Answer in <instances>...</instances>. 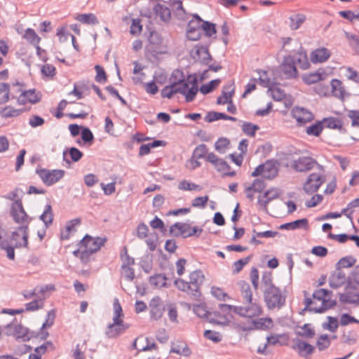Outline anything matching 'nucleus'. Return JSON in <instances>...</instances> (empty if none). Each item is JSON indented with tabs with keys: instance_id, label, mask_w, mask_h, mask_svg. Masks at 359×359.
Returning <instances> with one entry per match:
<instances>
[{
	"instance_id": "nucleus-1",
	"label": "nucleus",
	"mask_w": 359,
	"mask_h": 359,
	"mask_svg": "<svg viewBox=\"0 0 359 359\" xmlns=\"http://www.w3.org/2000/svg\"><path fill=\"white\" fill-rule=\"evenodd\" d=\"M296 63L299 64V67L304 70L309 69L311 66L307 53L302 46L292 55H285L283 59L280 68L286 79H292L298 77Z\"/></svg>"
},
{
	"instance_id": "nucleus-2",
	"label": "nucleus",
	"mask_w": 359,
	"mask_h": 359,
	"mask_svg": "<svg viewBox=\"0 0 359 359\" xmlns=\"http://www.w3.org/2000/svg\"><path fill=\"white\" fill-rule=\"evenodd\" d=\"M189 281L177 278L174 283L176 287L186 292L194 300L199 301L202 295L201 287L205 280V276L200 269L195 270L189 274Z\"/></svg>"
},
{
	"instance_id": "nucleus-3",
	"label": "nucleus",
	"mask_w": 359,
	"mask_h": 359,
	"mask_svg": "<svg viewBox=\"0 0 359 359\" xmlns=\"http://www.w3.org/2000/svg\"><path fill=\"white\" fill-rule=\"evenodd\" d=\"M264 300L269 309L283 308L286 303V295L282 293L280 287L271 286L263 291Z\"/></svg>"
},
{
	"instance_id": "nucleus-4",
	"label": "nucleus",
	"mask_w": 359,
	"mask_h": 359,
	"mask_svg": "<svg viewBox=\"0 0 359 359\" xmlns=\"http://www.w3.org/2000/svg\"><path fill=\"white\" fill-rule=\"evenodd\" d=\"M219 311L224 316L228 315L233 311L234 313L245 318H253L259 316L262 313V307L259 305H252L250 307H243L238 306L229 305L226 304H219Z\"/></svg>"
},
{
	"instance_id": "nucleus-5",
	"label": "nucleus",
	"mask_w": 359,
	"mask_h": 359,
	"mask_svg": "<svg viewBox=\"0 0 359 359\" xmlns=\"http://www.w3.org/2000/svg\"><path fill=\"white\" fill-rule=\"evenodd\" d=\"M19 188H15L13 191H10L4 198L12 201V203L10 207L9 215L15 223H22V201L18 198ZM18 230L22 231V224L18 226Z\"/></svg>"
},
{
	"instance_id": "nucleus-6",
	"label": "nucleus",
	"mask_w": 359,
	"mask_h": 359,
	"mask_svg": "<svg viewBox=\"0 0 359 359\" xmlns=\"http://www.w3.org/2000/svg\"><path fill=\"white\" fill-rule=\"evenodd\" d=\"M203 229L198 226H191L189 223L175 222L170 226V235L174 237L182 236L183 238L188 237L196 236L198 238Z\"/></svg>"
},
{
	"instance_id": "nucleus-7",
	"label": "nucleus",
	"mask_w": 359,
	"mask_h": 359,
	"mask_svg": "<svg viewBox=\"0 0 359 359\" xmlns=\"http://www.w3.org/2000/svg\"><path fill=\"white\" fill-rule=\"evenodd\" d=\"M147 41L148 43L145 47L147 55L149 54L151 57L157 58L158 55L165 53L163 44V39L158 32L151 31Z\"/></svg>"
},
{
	"instance_id": "nucleus-8",
	"label": "nucleus",
	"mask_w": 359,
	"mask_h": 359,
	"mask_svg": "<svg viewBox=\"0 0 359 359\" xmlns=\"http://www.w3.org/2000/svg\"><path fill=\"white\" fill-rule=\"evenodd\" d=\"M19 234L17 231H13L11 235L5 230L0 227V248L2 250H6L7 257L9 259L13 260L15 258V246H17L15 242V237Z\"/></svg>"
},
{
	"instance_id": "nucleus-9",
	"label": "nucleus",
	"mask_w": 359,
	"mask_h": 359,
	"mask_svg": "<svg viewBox=\"0 0 359 359\" xmlns=\"http://www.w3.org/2000/svg\"><path fill=\"white\" fill-rule=\"evenodd\" d=\"M36 173L41 178L43 184L46 186H52L59 182L65 175L63 170H48L46 168H37Z\"/></svg>"
},
{
	"instance_id": "nucleus-10",
	"label": "nucleus",
	"mask_w": 359,
	"mask_h": 359,
	"mask_svg": "<svg viewBox=\"0 0 359 359\" xmlns=\"http://www.w3.org/2000/svg\"><path fill=\"white\" fill-rule=\"evenodd\" d=\"M206 161L212 164L215 170L221 173L222 177H234L236 171H231V166L223 158H218L213 152L209 153L206 156Z\"/></svg>"
},
{
	"instance_id": "nucleus-11",
	"label": "nucleus",
	"mask_w": 359,
	"mask_h": 359,
	"mask_svg": "<svg viewBox=\"0 0 359 359\" xmlns=\"http://www.w3.org/2000/svg\"><path fill=\"white\" fill-rule=\"evenodd\" d=\"M107 238H101L99 236L93 237L88 234H86L79 243L80 248H84L88 250L90 252L95 253L100 250L101 247L104 245Z\"/></svg>"
},
{
	"instance_id": "nucleus-12",
	"label": "nucleus",
	"mask_w": 359,
	"mask_h": 359,
	"mask_svg": "<svg viewBox=\"0 0 359 359\" xmlns=\"http://www.w3.org/2000/svg\"><path fill=\"white\" fill-rule=\"evenodd\" d=\"M325 177L318 173H311L303 184V190L308 195L316 193L321 185L325 182Z\"/></svg>"
},
{
	"instance_id": "nucleus-13",
	"label": "nucleus",
	"mask_w": 359,
	"mask_h": 359,
	"mask_svg": "<svg viewBox=\"0 0 359 359\" xmlns=\"http://www.w3.org/2000/svg\"><path fill=\"white\" fill-rule=\"evenodd\" d=\"M202 19L198 14H194L192 19L188 22L187 37L190 41H198L202 34Z\"/></svg>"
},
{
	"instance_id": "nucleus-14",
	"label": "nucleus",
	"mask_w": 359,
	"mask_h": 359,
	"mask_svg": "<svg viewBox=\"0 0 359 359\" xmlns=\"http://www.w3.org/2000/svg\"><path fill=\"white\" fill-rule=\"evenodd\" d=\"M200 80L196 74H189L184 83V97L187 102H191L198 92V83Z\"/></svg>"
},
{
	"instance_id": "nucleus-15",
	"label": "nucleus",
	"mask_w": 359,
	"mask_h": 359,
	"mask_svg": "<svg viewBox=\"0 0 359 359\" xmlns=\"http://www.w3.org/2000/svg\"><path fill=\"white\" fill-rule=\"evenodd\" d=\"M150 318L158 320L161 318L165 310V305L159 296L154 297L149 303Z\"/></svg>"
},
{
	"instance_id": "nucleus-16",
	"label": "nucleus",
	"mask_w": 359,
	"mask_h": 359,
	"mask_svg": "<svg viewBox=\"0 0 359 359\" xmlns=\"http://www.w3.org/2000/svg\"><path fill=\"white\" fill-rule=\"evenodd\" d=\"M129 327L130 324L124 323L123 320H120L118 324H115V322L113 321L112 323L107 325L105 335L108 339H116L125 333Z\"/></svg>"
},
{
	"instance_id": "nucleus-17",
	"label": "nucleus",
	"mask_w": 359,
	"mask_h": 359,
	"mask_svg": "<svg viewBox=\"0 0 359 359\" xmlns=\"http://www.w3.org/2000/svg\"><path fill=\"white\" fill-rule=\"evenodd\" d=\"M292 114L299 126H302L314 119L313 113L304 107H295L292 110Z\"/></svg>"
},
{
	"instance_id": "nucleus-18",
	"label": "nucleus",
	"mask_w": 359,
	"mask_h": 359,
	"mask_svg": "<svg viewBox=\"0 0 359 359\" xmlns=\"http://www.w3.org/2000/svg\"><path fill=\"white\" fill-rule=\"evenodd\" d=\"M317 161L310 156H301L294 160L292 163V168L297 172H307L313 168Z\"/></svg>"
},
{
	"instance_id": "nucleus-19",
	"label": "nucleus",
	"mask_w": 359,
	"mask_h": 359,
	"mask_svg": "<svg viewBox=\"0 0 359 359\" xmlns=\"http://www.w3.org/2000/svg\"><path fill=\"white\" fill-rule=\"evenodd\" d=\"M196 50L194 53L191 54L193 59L195 61L199 60L203 65H208L212 60V55L209 52L208 47L206 46H195Z\"/></svg>"
},
{
	"instance_id": "nucleus-20",
	"label": "nucleus",
	"mask_w": 359,
	"mask_h": 359,
	"mask_svg": "<svg viewBox=\"0 0 359 359\" xmlns=\"http://www.w3.org/2000/svg\"><path fill=\"white\" fill-rule=\"evenodd\" d=\"M193 311L194 313L198 316L199 318H205L208 320L210 323L219 324L220 323L216 320L215 319L210 317L212 314H213L215 317H221V313L219 311H215L213 313H210L207 310V306L205 304H199L194 305Z\"/></svg>"
},
{
	"instance_id": "nucleus-21",
	"label": "nucleus",
	"mask_w": 359,
	"mask_h": 359,
	"mask_svg": "<svg viewBox=\"0 0 359 359\" xmlns=\"http://www.w3.org/2000/svg\"><path fill=\"white\" fill-rule=\"evenodd\" d=\"M292 348L297 351L298 354L305 358H307V356L312 354L315 350L313 346L299 338L294 339Z\"/></svg>"
},
{
	"instance_id": "nucleus-22",
	"label": "nucleus",
	"mask_w": 359,
	"mask_h": 359,
	"mask_svg": "<svg viewBox=\"0 0 359 359\" xmlns=\"http://www.w3.org/2000/svg\"><path fill=\"white\" fill-rule=\"evenodd\" d=\"M182 80L170 83L165 86L161 91V95L163 98L171 99L176 93H180L184 96V87L178 86Z\"/></svg>"
},
{
	"instance_id": "nucleus-23",
	"label": "nucleus",
	"mask_w": 359,
	"mask_h": 359,
	"mask_svg": "<svg viewBox=\"0 0 359 359\" xmlns=\"http://www.w3.org/2000/svg\"><path fill=\"white\" fill-rule=\"evenodd\" d=\"M237 285L239 287L243 302L248 304V305L245 306L244 307H250L252 305H258L257 304L252 302V292L251 290L250 284L248 282L245 280H239L237 283Z\"/></svg>"
},
{
	"instance_id": "nucleus-24",
	"label": "nucleus",
	"mask_w": 359,
	"mask_h": 359,
	"mask_svg": "<svg viewBox=\"0 0 359 359\" xmlns=\"http://www.w3.org/2000/svg\"><path fill=\"white\" fill-rule=\"evenodd\" d=\"M42 94L36 89H29L24 90V111H29L30 107H27V103L36 104L41 100Z\"/></svg>"
},
{
	"instance_id": "nucleus-25",
	"label": "nucleus",
	"mask_w": 359,
	"mask_h": 359,
	"mask_svg": "<svg viewBox=\"0 0 359 359\" xmlns=\"http://www.w3.org/2000/svg\"><path fill=\"white\" fill-rule=\"evenodd\" d=\"M346 281V276L341 269H337L330 276L329 285L331 288L337 289Z\"/></svg>"
},
{
	"instance_id": "nucleus-26",
	"label": "nucleus",
	"mask_w": 359,
	"mask_h": 359,
	"mask_svg": "<svg viewBox=\"0 0 359 359\" xmlns=\"http://www.w3.org/2000/svg\"><path fill=\"white\" fill-rule=\"evenodd\" d=\"M325 73L322 69H318L316 72L309 73V74H304L302 75V80L303 81L307 84L311 85L313 83H316L320 81L323 80L325 78Z\"/></svg>"
},
{
	"instance_id": "nucleus-27",
	"label": "nucleus",
	"mask_w": 359,
	"mask_h": 359,
	"mask_svg": "<svg viewBox=\"0 0 359 359\" xmlns=\"http://www.w3.org/2000/svg\"><path fill=\"white\" fill-rule=\"evenodd\" d=\"M308 229L309 228V221L306 218H302L281 224L279 229L281 230H295L297 229Z\"/></svg>"
},
{
	"instance_id": "nucleus-28",
	"label": "nucleus",
	"mask_w": 359,
	"mask_h": 359,
	"mask_svg": "<svg viewBox=\"0 0 359 359\" xmlns=\"http://www.w3.org/2000/svg\"><path fill=\"white\" fill-rule=\"evenodd\" d=\"M330 57V53L326 48H317L311 53V60L313 63L324 62Z\"/></svg>"
},
{
	"instance_id": "nucleus-29",
	"label": "nucleus",
	"mask_w": 359,
	"mask_h": 359,
	"mask_svg": "<svg viewBox=\"0 0 359 359\" xmlns=\"http://www.w3.org/2000/svg\"><path fill=\"white\" fill-rule=\"evenodd\" d=\"M264 165V178L272 180L278 174V168L276 167V161L274 160H268Z\"/></svg>"
},
{
	"instance_id": "nucleus-30",
	"label": "nucleus",
	"mask_w": 359,
	"mask_h": 359,
	"mask_svg": "<svg viewBox=\"0 0 359 359\" xmlns=\"http://www.w3.org/2000/svg\"><path fill=\"white\" fill-rule=\"evenodd\" d=\"M233 86L234 82L232 81L231 83L223 87L222 95L219 96L217 99L216 103L217 104H224L229 102V98L232 97L235 92V88Z\"/></svg>"
},
{
	"instance_id": "nucleus-31",
	"label": "nucleus",
	"mask_w": 359,
	"mask_h": 359,
	"mask_svg": "<svg viewBox=\"0 0 359 359\" xmlns=\"http://www.w3.org/2000/svg\"><path fill=\"white\" fill-rule=\"evenodd\" d=\"M154 11L163 22H169L171 19V11L170 8L165 5L158 3L156 4L154 7Z\"/></svg>"
},
{
	"instance_id": "nucleus-32",
	"label": "nucleus",
	"mask_w": 359,
	"mask_h": 359,
	"mask_svg": "<svg viewBox=\"0 0 359 359\" xmlns=\"http://www.w3.org/2000/svg\"><path fill=\"white\" fill-rule=\"evenodd\" d=\"M69 154L71 161L72 162H78L81 159V158L83 156V154L82 151H81L79 149L74 147H72L69 149H66L63 151V159L65 161H66L68 163H70V161L66 158L67 154Z\"/></svg>"
},
{
	"instance_id": "nucleus-33",
	"label": "nucleus",
	"mask_w": 359,
	"mask_h": 359,
	"mask_svg": "<svg viewBox=\"0 0 359 359\" xmlns=\"http://www.w3.org/2000/svg\"><path fill=\"white\" fill-rule=\"evenodd\" d=\"M5 328L6 334L8 336H13L15 337L17 340L22 338V335L20 334L22 332V325L21 324L11 323L7 324Z\"/></svg>"
},
{
	"instance_id": "nucleus-34",
	"label": "nucleus",
	"mask_w": 359,
	"mask_h": 359,
	"mask_svg": "<svg viewBox=\"0 0 359 359\" xmlns=\"http://www.w3.org/2000/svg\"><path fill=\"white\" fill-rule=\"evenodd\" d=\"M322 123L324 125V128L326 127L330 129H339L343 128V123L341 119L335 117H325L322 120Z\"/></svg>"
},
{
	"instance_id": "nucleus-35",
	"label": "nucleus",
	"mask_w": 359,
	"mask_h": 359,
	"mask_svg": "<svg viewBox=\"0 0 359 359\" xmlns=\"http://www.w3.org/2000/svg\"><path fill=\"white\" fill-rule=\"evenodd\" d=\"M12 98H16L19 104H22V100L20 99L22 96V83L19 81L12 83L10 86V94Z\"/></svg>"
},
{
	"instance_id": "nucleus-36",
	"label": "nucleus",
	"mask_w": 359,
	"mask_h": 359,
	"mask_svg": "<svg viewBox=\"0 0 359 359\" xmlns=\"http://www.w3.org/2000/svg\"><path fill=\"white\" fill-rule=\"evenodd\" d=\"M324 129L321 121H317L316 123H312L311 126L306 127V133L309 136L319 137Z\"/></svg>"
},
{
	"instance_id": "nucleus-37",
	"label": "nucleus",
	"mask_w": 359,
	"mask_h": 359,
	"mask_svg": "<svg viewBox=\"0 0 359 359\" xmlns=\"http://www.w3.org/2000/svg\"><path fill=\"white\" fill-rule=\"evenodd\" d=\"M330 84L332 95L336 97L344 99V88L341 86V81L339 79H333Z\"/></svg>"
},
{
	"instance_id": "nucleus-38",
	"label": "nucleus",
	"mask_w": 359,
	"mask_h": 359,
	"mask_svg": "<svg viewBox=\"0 0 359 359\" xmlns=\"http://www.w3.org/2000/svg\"><path fill=\"white\" fill-rule=\"evenodd\" d=\"M53 216L51 205L46 204L43 212L40 216V219L43 222L46 228L52 224Z\"/></svg>"
},
{
	"instance_id": "nucleus-39",
	"label": "nucleus",
	"mask_w": 359,
	"mask_h": 359,
	"mask_svg": "<svg viewBox=\"0 0 359 359\" xmlns=\"http://www.w3.org/2000/svg\"><path fill=\"white\" fill-rule=\"evenodd\" d=\"M167 277L165 274L163 273H157L154 276H150L149 283L151 285L159 287H167Z\"/></svg>"
},
{
	"instance_id": "nucleus-40",
	"label": "nucleus",
	"mask_w": 359,
	"mask_h": 359,
	"mask_svg": "<svg viewBox=\"0 0 359 359\" xmlns=\"http://www.w3.org/2000/svg\"><path fill=\"white\" fill-rule=\"evenodd\" d=\"M76 19L86 25H97L99 23L97 18L93 13L79 14L77 15Z\"/></svg>"
},
{
	"instance_id": "nucleus-41",
	"label": "nucleus",
	"mask_w": 359,
	"mask_h": 359,
	"mask_svg": "<svg viewBox=\"0 0 359 359\" xmlns=\"http://www.w3.org/2000/svg\"><path fill=\"white\" fill-rule=\"evenodd\" d=\"M276 86V83L273 82V84L269 86V90L271 92V95L274 100L281 101L285 98L286 94L284 90Z\"/></svg>"
},
{
	"instance_id": "nucleus-42",
	"label": "nucleus",
	"mask_w": 359,
	"mask_h": 359,
	"mask_svg": "<svg viewBox=\"0 0 359 359\" xmlns=\"http://www.w3.org/2000/svg\"><path fill=\"white\" fill-rule=\"evenodd\" d=\"M271 194V191L268 190L264 192V196L262 198H258V204L265 210H267V205L268 203L275 199L277 198L279 196V194L278 192H276L273 196H269V194Z\"/></svg>"
},
{
	"instance_id": "nucleus-43",
	"label": "nucleus",
	"mask_w": 359,
	"mask_h": 359,
	"mask_svg": "<svg viewBox=\"0 0 359 359\" xmlns=\"http://www.w3.org/2000/svg\"><path fill=\"white\" fill-rule=\"evenodd\" d=\"M24 39H26L33 46H37L41 41V38L31 28H28L25 31Z\"/></svg>"
},
{
	"instance_id": "nucleus-44",
	"label": "nucleus",
	"mask_w": 359,
	"mask_h": 359,
	"mask_svg": "<svg viewBox=\"0 0 359 359\" xmlns=\"http://www.w3.org/2000/svg\"><path fill=\"white\" fill-rule=\"evenodd\" d=\"M208 154V149L206 144H201L195 148L191 156L192 158H205L206 160V156Z\"/></svg>"
},
{
	"instance_id": "nucleus-45",
	"label": "nucleus",
	"mask_w": 359,
	"mask_h": 359,
	"mask_svg": "<svg viewBox=\"0 0 359 359\" xmlns=\"http://www.w3.org/2000/svg\"><path fill=\"white\" fill-rule=\"evenodd\" d=\"M114 317H113V321L115 322V324H118L120 323V320H123V313L122 310L121 305L120 304L118 299H115L114 304Z\"/></svg>"
},
{
	"instance_id": "nucleus-46",
	"label": "nucleus",
	"mask_w": 359,
	"mask_h": 359,
	"mask_svg": "<svg viewBox=\"0 0 359 359\" xmlns=\"http://www.w3.org/2000/svg\"><path fill=\"white\" fill-rule=\"evenodd\" d=\"M120 259L122 262V265L133 266L135 264V259L128 255V248L126 245L121 250Z\"/></svg>"
},
{
	"instance_id": "nucleus-47",
	"label": "nucleus",
	"mask_w": 359,
	"mask_h": 359,
	"mask_svg": "<svg viewBox=\"0 0 359 359\" xmlns=\"http://www.w3.org/2000/svg\"><path fill=\"white\" fill-rule=\"evenodd\" d=\"M356 262V259L352 256H346L342 257L336 264L337 269H341L342 268H348L353 266Z\"/></svg>"
},
{
	"instance_id": "nucleus-48",
	"label": "nucleus",
	"mask_w": 359,
	"mask_h": 359,
	"mask_svg": "<svg viewBox=\"0 0 359 359\" xmlns=\"http://www.w3.org/2000/svg\"><path fill=\"white\" fill-rule=\"evenodd\" d=\"M202 32L203 31L206 36L210 37L213 34H216L215 24L209 21H205L202 19L201 22Z\"/></svg>"
},
{
	"instance_id": "nucleus-49",
	"label": "nucleus",
	"mask_w": 359,
	"mask_h": 359,
	"mask_svg": "<svg viewBox=\"0 0 359 359\" xmlns=\"http://www.w3.org/2000/svg\"><path fill=\"white\" fill-rule=\"evenodd\" d=\"M81 140L84 144L91 146L94 142V135L88 127L83 128L81 132Z\"/></svg>"
},
{
	"instance_id": "nucleus-50",
	"label": "nucleus",
	"mask_w": 359,
	"mask_h": 359,
	"mask_svg": "<svg viewBox=\"0 0 359 359\" xmlns=\"http://www.w3.org/2000/svg\"><path fill=\"white\" fill-rule=\"evenodd\" d=\"M252 257V255H248L244 258L240 259L238 261L235 262L233 265V273H238L243 267L250 262Z\"/></svg>"
},
{
	"instance_id": "nucleus-51",
	"label": "nucleus",
	"mask_w": 359,
	"mask_h": 359,
	"mask_svg": "<svg viewBox=\"0 0 359 359\" xmlns=\"http://www.w3.org/2000/svg\"><path fill=\"white\" fill-rule=\"evenodd\" d=\"M259 129V126L250 122H245L242 125V130L244 133L250 137H255L257 130Z\"/></svg>"
},
{
	"instance_id": "nucleus-52",
	"label": "nucleus",
	"mask_w": 359,
	"mask_h": 359,
	"mask_svg": "<svg viewBox=\"0 0 359 359\" xmlns=\"http://www.w3.org/2000/svg\"><path fill=\"white\" fill-rule=\"evenodd\" d=\"M266 186L263 179H255L252 184L247 187V190L261 193L266 188Z\"/></svg>"
},
{
	"instance_id": "nucleus-53",
	"label": "nucleus",
	"mask_w": 359,
	"mask_h": 359,
	"mask_svg": "<svg viewBox=\"0 0 359 359\" xmlns=\"http://www.w3.org/2000/svg\"><path fill=\"white\" fill-rule=\"evenodd\" d=\"M345 36L348 40L352 41L350 42V46L357 54H359V35L345 32Z\"/></svg>"
},
{
	"instance_id": "nucleus-54",
	"label": "nucleus",
	"mask_w": 359,
	"mask_h": 359,
	"mask_svg": "<svg viewBox=\"0 0 359 359\" xmlns=\"http://www.w3.org/2000/svg\"><path fill=\"white\" fill-rule=\"evenodd\" d=\"M10 85L6 83H0V104L6 102L9 99Z\"/></svg>"
},
{
	"instance_id": "nucleus-55",
	"label": "nucleus",
	"mask_w": 359,
	"mask_h": 359,
	"mask_svg": "<svg viewBox=\"0 0 359 359\" xmlns=\"http://www.w3.org/2000/svg\"><path fill=\"white\" fill-rule=\"evenodd\" d=\"M337 304V301L334 299H325L322 302V304L320 307H318L315 310L316 313H322L325 311L332 309Z\"/></svg>"
},
{
	"instance_id": "nucleus-56",
	"label": "nucleus",
	"mask_w": 359,
	"mask_h": 359,
	"mask_svg": "<svg viewBox=\"0 0 359 359\" xmlns=\"http://www.w3.org/2000/svg\"><path fill=\"white\" fill-rule=\"evenodd\" d=\"M229 144L230 141L228 138L219 137L215 144V148L219 153L224 154Z\"/></svg>"
},
{
	"instance_id": "nucleus-57",
	"label": "nucleus",
	"mask_w": 359,
	"mask_h": 359,
	"mask_svg": "<svg viewBox=\"0 0 359 359\" xmlns=\"http://www.w3.org/2000/svg\"><path fill=\"white\" fill-rule=\"evenodd\" d=\"M96 71L95 81L100 83H105L107 81V76L103 67L97 65L95 66Z\"/></svg>"
},
{
	"instance_id": "nucleus-58",
	"label": "nucleus",
	"mask_w": 359,
	"mask_h": 359,
	"mask_svg": "<svg viewBox=\"0 0 359 359\" xmlns=\"http://www.w3.org/2000/svg\"><path fill=\"white\" fill-rule=\"evenodd\" d=\"M255 328L267 330L272 325V320L269 318H259L258 320H253Z\"/></svg>"
},
{
	"instance_id": "nucleus-59",
	"label": "nucleus",
	"mask_w": 359,
	"mask_h": 359,
	"mask_svg": "<svg viewBox=\"0 0 359 359\" xmlns=\"http://www.w3.org/2000/svg\"><path fill=\"white\" fill-rule=\"evenodd\" d=\"M178 80H182L181 82L178 83V86H184V83H185V77L184 73L182 70L175 69L170 76V83H174L175 81H177Z\"/></svg>"
},
{
	"instance_id": "nucleus-60",
	"label": "nucleus",
	"mask_w": 359,
	"mask_h": 359,
	"mask_svg": "<svg viewBox=\"0 0 359 359\" xmlns=\"http://www.w3.org/2000/svg\"><path fill=\"white\" fill-rule=\"evenodd\" d=\"M330 340L327 334H321L317 339L316 345L319 351L327 349L330 346Z\"/></svg>"
},
{
	"instance_id": "nucleus-61",
	"label": "nucleus",
	"mask_w": 359,
	"mask_h": 359,
	"mask_svg": "<svg viewBox=\"0 0 359 359\" xmlns=\"http://www.w3.org/2000/svg\"><path fill=\"white\" fill-rule=\"evenodd\" d=\"M122 274L125 279L128 281H133L135 279V269L131 266L121 265Z\"/></svg>"
},
{
	"instance_id": "nucleus-62",
	"label": "nucleus",
	"mask_w": 359,
	"mask_h": 359,
	"mask_svg": "<svg viewBox=\"0 0 359 359\" xmlns=\"http://www.w3.org/2000/svg\"><path fill=\"white\" fill-rule=\"evenodd\" d=\"M224 113L222 112H217V111H209L205 115L204 119L205 121L208 123H212L213 121L219 120V119H224Z\"/></svg>"
},
{
	"instance_id": "nucleus-63",
	"label": "nucleus",
	"mask_w": 359,
	"mask_h": 359,
	"mask_svg": "<svg viewBox=\"0 0 359 359\" xmlns=\"http://www.w3.org/2000/svg\"><path fill=\"white\" fill-rule=\"evenodd\" d=\"M262 284L264 289L271 287V286H275L273 283V276L271 271H264L262 276Z\"/></svg>"
},
{
	"instance_id": "nucleus-64",
	"label": "nucleus",
	"mask_w": 359,
	"mask_h": 359,
	"mask_svg": "<svg viewBox=\"0 0 359 359\" xmlns=\"http://www.w3.org/2000/svg\"><path fill=\"white\" fill-rule=\"evenodd\" d=\"M328 323H324L323 327L330 332H335L339 327L337 318L332 316L327 317Z\"/></svg>"
}]
</instances>
